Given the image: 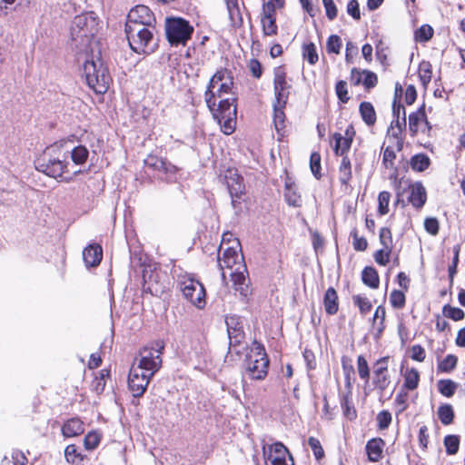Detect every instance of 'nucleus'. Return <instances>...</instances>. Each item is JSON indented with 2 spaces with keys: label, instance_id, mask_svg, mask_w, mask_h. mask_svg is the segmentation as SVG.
Returning a JSON list of instances; mask_svg holds the SVG:
<instances>
[{
  "label": "nucleus",
  "instance_id": "f257e3e1",
  "mask_svg": "<svg viewBox=\"0 0 465 465\" xmlns=\"http://www.w3.org/2000/svg\"><path fill=\"white\" fill-rule=\"evenodd\" d=\"M62 143H54L47 147L44 153L35 162L38 171L53 178L64 177L65 182H70L74 175L81 173L80 170L69 171V163L65 162L67 153L62 152Z\"/></svg>",
  "mask_w": 465,
  "mask_h": 465
},
{
  "label": "nucleus",
  "instance_id": "f03ea898",
  "mask_svg": "<svg viewBox=\"0 0 465 465\" xmlns=\"http://www.w3.org/2000/svg\"><path fill=\"white\" fill-rule=\"evenodd\" d=\"M98 21L94 13L76 15L71 25L72 45L79 53H87L91 42L97 33Z\"/></svg>",
  "mask_w": 465,
  "mask_h": 465
},
{
  "label": "nucleus",
  "instance_id": "7ed1b4c3",
  "mask_svg": "<svg viewBox=\"0 0 465 465\" xmlns=\"http://www.w3.org/2000/svg\"><path fill=\"white\" fill-rule=\"evenodd\" d=\"M154 26L143 25V22H126L125 34L130 47L137 54H149L153 52L156 44L153 39Z\"/></svg>",
  "mask_w": 465,
  "mask_h": 465
},
{
  "label": "nucleus",
  "instance_id": "20e7f679",
  "mask_svg": "<svg viewBox=\"0 0 465 465\" xmlns=\"http://www.w3.org/2000/svg\"><path fill=\"white\" fill-rule=\"evenodd\" d=\"M83 74L88 86L95 93L104 94L108 90L112 78L107 67L99 57L94 59L92 55L89 58L86 54V59L83 64Z\"/></svg>",
  "mask_w": 465,
  "mask_h": 465
},
{
  "label": "nucleus",
  "instance_id": "39448f33",
  "mask_svg": "<svg viewBox=\"0 0 465 465\" xmlns=\"http://www.w3.org/2000/svg\"><path fill=\"white\" fill-rule=\"evenodd\" d=\"M354 135L355 130L353 126L350 124L345 129L344 134L335 133L332 136L335 142L333 148L334 153L336 155L341 156L339 166V180L343 185H347L351 179V163L347 153L351 146Z\"/></svg>",
  "mask_w": 465,
  "mask_h": 465
},
{
  "label": "nucleus",
  "instance_id": "423d86ee",
  "mask_svg": "<svg viewBox=\"0 0 465 465\" xmlns=\"http://www.w3.org/2000/svg\"><path fill=\"white\" fill-rule=\"evenodd\" d=\"M233 85L232 76L225 69L218 70L210 79L204 93L205 103L210 111L214 110L215 97L221 98L223 94H230Z\"/></svg>",
  "mask_w": 465,
  "mask_h": 465
},
{
  "label": "nucleus",
  "instance_id": "0eeeda50",
  "mask_svg": "<svg viewBox=\"0 0 465 465\" xmlns=\"http://www.w3.org/2000/svg\"><path fill=\"white\" fill-rule=\"evenodd\" d=\"M165 32L171 45H185L192 36L193 27L183 18L172 17L166 19Z\"/></svg>",
  "mask_w": 465,
  "mask_h": 465
},
{
  "label": "nucleus",
  "instance_id": "6e6552de",
  "mask_svg": "<svg viewBox=\"0 0 465 465\" xmlns=\"http://www.w3.org/2000/svg\"><path fill=\"white\" fill-rule=\"evenodd\" d=\"M163 349L164 344L162 341H157L153 347L144 348L140 352L141 359L136 367H140L141 370H143L144 372L153 377L162 366L161 355Z\"/></svg>",
  "mask_w": 465,
  "mask_h": 465
},
{
  "label": "nucleus",
  "instance_id": "1a4fd4ad",
  "mask_svg": "<svg viewBox=\"0 0 465 465\" xmlns=\"http://www.w3.org/2000/svg\"><path fill=\"white\" fill-rule=\"evenodd\" d=\"M178 284L183 296L193 305L203 308L205 304V290L203 285L190 276H180Z\"/></svg>",
  "mask_w": 465,
  "mask_h": 465
},
{
  "label": "nucleus",
  "instance_id": "9d476101",
  "mask_svg": "<svg viewBox=\"0 0 465 465\" xmlns=\"http://www.w3.org/2000/svg\"><path fill=\"white\" fill-rule=\"evenodd\" d=\"M256 356L253 359L251 355L247 361L246 371L252 380H263L268 371L269 360L263 346L256 341L253 343Z\"/></svg>",
  "mask_w": 465,
  "mask_h": 465
},
{
  "label": "nucleus",
  "instance_id": "9b49d317",
  "mask_svg": "<svg viewBox=\"0 0 465 465\" xmlns=\"http://www.w3.org/2000/svg\"><path fill=\"white\" fill-rule=\"evenodd\" d=\"M227 332L229 338V350H233L236 354L241 353V350L244 348L242 341L244 340V331L242 324L236 316L226 318Z\"/></svg>",
  "mask_w": 465,
  "mask_h": 465
},
{
  "label": "nucleus",
  "instance_id": "f8f14e48",
  "mask_svg": "<svg viewBox=\"0 0 465 465\" xmlns=\"http://www.w3.org/2000/svg\"><path fill=\"white\" fill-rule=\"evenodd\" d=\"M263 454L271 465H294L292 456L288 449L281 442H276L268 447H263Z\"/></svg>",
  "mask_w": 465,
  "mask_h": 465
},
{
  "label": "nucleus",
  "instance_id": "ddd939ff",
  "mask_svg": "<svg viewBox=\"0 0 465 465\" xmlns=\"http://www.w3.org/2000/svg\"><path fill=\"white\" fill-rule=\"evenodd\" d=\"M152 376L148 375L140 367L133 366L129 372L128 387L135 398H139L145 392Z\"/></svg>",
  "mask_w": 465,
  "mask_h": 465
},
{
  "label": "nucleus",
  "instance_id": "4468645a",
  "mask_svg": "<svg viewBox=\"0 0 465 465\" xmlns=\"http://www.w3.org/2000/svg\"><path fill=\"white\" fill-rule=\"evenodd\" d=\"M291 84L286 81V73L282 66H278L273 70V89H274V102L280 104H287Z\"/></svg>",
  "mask_w": 465,
  "mask_h": 465
},
{
  "label": "nucleus",
  "instance_id": "2eb2a0df",
  "mask_svg": "<svg viewBox=\"0 0 465 465\" xmlns=\"http://www.w3.org/2000/svg\"><path fill=\"white\" fill-rule=\"evenodd\" d=\"M233 288L240 295L246 299L251 293L250 279L248 278L247 268L244 264H239L231 274Z\"/></svg>",
  "mask_w": 465,
  "mask_h": 465
},
{
  "label": "nucleus",
  "instance_id": "dca6fc26",
  "mask_svg": "<svg viewBox=\"0 0 465 465\" xmlns=\"http://www.w3.org/2000/svg\"><path fill=\"white\" fill-rule=\"evenodd\" d=\"M224 179L232 198V204L236 208L237 199H240L244 192L242 177L236 171L228 170Z\"/></svg>",
  "mask_w": 465,
  "mask_h": 465
},
{
  "label": "nucleus",
  "instance_id": "f3484780",
  "mask_svg": "<svg viewBox=\"0 0 465 465\" xmlns=\"http://www.w3.org/2000/svg\"><path fill=\"white\" fill-rule=\"evenodd\" d=\"M235 244L236 246L227 247L223 251L222 257L218 255V265L221 271H223L224 268L232 269L234 265L239 267V264H243V257L237 252V247L240 246V242L235 241ZM222 276L223 278H225L223 272H222Z\"/></svg>",
  "mask_w": 465,
  "mask_h": 465
},
{
  "label": "nucleus",
  "instance_id": "a211bd4d",
  "mask_svg": "<svg viewBox=\"0 0 465 465\" xmlns=\"http://www.w3.org/2000/svg\"><path fill=\"white\" fill-rule=\"evenodd\" d=\"M143 278V291L150 292L154 296H159L164 292L166 286L160 281V276L157 272L144 270Z\"/></svg>",
  "mask_w": 465,
  "mask_h": 465
},
{
  "label": "nucleus",
  "instance_id": "6ab92c4d",
  "mask_svg": "<svg viewBox=\"0 0 465 465\" xmlns=\"http://www.w3.org/2000/svg\"><path fill=\"white\" fill-rule=\"evenodd\" d=\"M410 195L408 202L416 209H420L427 201V193L425 187L420 182H417L408 185Z\"/></svg>",
  "mask_w": 465,
  "mask_h": 465
},
{
  "label": "nucleus",
  "instance_id": "aec40b11",
  "mask_svg": "<svg viewBox=\"0 0 465 465\" xmlns=\"http://www.w3.org/2000/svg\"><path fill=\"white\" fill-rule=\"evenodd\" d=\"M154 20L155 19L151 10L143 5H136L134 8H133L127 16V22H143V25H152Z\"/></svg>",
  "mask_w": 465,
  "mask_h": 465
},
{
  "label": "nucleus",
  "instance_id": "412c9836",
  "mask_svg": "<svg viewBox=\"0 0 465 465\" xmlns=\"http://www.w3.org/2000/svg\"><path fill=\"white\" fill-rule=\"evenodd\" d=\"M103 258V250L99 244H89L83 251V259L87 267L97 266Z\"/></svg>",
  "mask_w": 465,
  "mask_h": 465
},
{
  "label": "nucleus",
  "instance_id": "4be33fe9",
  "mask_svg": "<svg viewBox=\"0 0 465 465\" xmlns=\"http://www.w3.org/2000/svg\"><path fill=\"white\" fill-rule=\"evenodd\" d=\"M385 442L381 438H373L368 440L365 450L368 459L371 462H377L382 458Z\"/></svg>",
  "mask_w": 465,
  "mask_h": 465
},
{
  "label": "nucleus",
  "instance_id": "5701e85b",
  "mask_svg": "<svg viewBox=\"0 0 465 465\" xmlns=\"http://www.w3.org/2000/svg\"><path fill=\"white\" fill-rule=\"evenodd\" d=\"M426 120L425 104H423L416 112L409 115V129L412 136H415L423 121Z\"/></svg>",
  "mask_w": 465,
  "mask_h": 465
},
{
  "label": "nucleus",
  "instance_id": "b1692460",
  "mask_svg": "<svg viewBox=\"0 0 465 465\" xmlns=\"http://www.w3.org/2000/svg\"><path fill=\"white\" fill-rule=\"evenodd\" d=\"M323 305L325 312L329 315L335 314L339 310L338 294L333 287H330L325 292L323 297Z\"/></svg>",
  "mask_w": 465,
  "mask_h": 465
},
{
  "label": "nucleus",
  "instance_id": "393cba45",
  "mask_svg": "<svg viewBox=\"0 0 465 465\" xmlns=\"http://www.w3.org/2000/svg\"><path fill=\"white\" fill-rule=\"evenodd\" d=\"M84 430V423L77 418L68 420L62 427V433L66 438L78 436Z\"/></svg>",
  "mask_w": 465,
  "mask_h": 465
},
{
  "label": "nucleus",
  "instance_id": "a878e982",
  "mask_svg": "<svg viewBox=\"0 0 465 465\" xmlns=\"http://www.w3.org/2000/svg\"><path fill=\"white\" fill-rule=\"evenodd\" d=\"M359 111L362 121L368 125L372 126L376 123V112L370 102H361L359 106Z\"/></svg>",
  "mask_w": 465,
  "mask_h": 465
},
{
  "label": "nucleus",
  "instance_id": "bb28decb",
  "mask_svg": "<svg viewBox=\"0 0 465 465\" xmlns=\"http://www.w3.org/2000/svg\"><path fill=\"white\" fill-rule=\"evenodd\" d=\"M361 280L363 283L371 289H377L380 284L378 272L371 266H367L361 272Z\"/></svg>",
  "mask_w": 465,
  "mask_h": 465
},
{
  "label": "nucleus",
  "instance_id": "cd10ccee",
  "mask_svg": "<svg viewBox=\"0 0 465 465\" xmlns=\"http://www.w3.org/2000/svg\"><path fill=\"white\" fill-rule=\"evenodd\" d=\"M284 197L291 206L299 207L302 205L301 195L297 193L296 186L292 183H285Z\"/></svg>",
  "mask_w": 465,
  "mask_h": 465
},
{
  "label": "nucleus",
  "instance_id": "c85d7f7f",
  "mask_svg": "<svg viewBox=\"0 0 465 465\" xmlns=\"http://www.w3.org/2000/svg\"><path fill=\"white\" fill-rule=\"evenodd\" d=\"M404 384L403 386L409 390H415L420 382V373L415 368L407 369L403 374Z\"/></svg>",
  "mask_w": 465,
  "mask_h": 465
},
{
  "label": "nucleus",
  "instance_id": "c756f323",
  "mask_svg": "<svg viewBox=\"0 0 465 465\" xmlns=\"http://www.w3.org/2000/svg\"><path fill=\"white\" fill-rule=\"evenodd\" d=\"M211 112L213 113V117L227 115L228 113H232V115H236V106L232 104L230 99H222L218 107H214V110Z\"/></svg>",
  "mask_w": 465,
  "mask_h": 465
},
{
  "label": "nucleus",
  "instance_id": "7c9ffc66",
  "mask_svg": "<svg viewBox=\"0 0 465 465\" xmlns=\"http://www.w3.org/2000/svg\"><path fill=\"white\" fill-rule=\"evenodd\" d=\"M430 164V159L425 153H418L411 158V167L413 171L423 172Z\"/></svg>",
  "mask_w": 465,
  "mask_h": 465
},
{
  "label": "nucleus",
  "instance_id": "2f4dec72",
  "mask_svg": "<svg viewBox=\"0 0 465 465\" xmlns=\"http://www.w3.org/2000/svg\"><path fill=\"white\" fill-rule=\"evenodd\" d=\"M406 127V125L402 124V120L401 121L398 118H394V120L391 122L390 128L388 129V134H391L394 138H397V150L401 151L403 143L401 139L400 138V135L401 134L403 129Z\"/></svg>",
  "mask_w": 465,
  "mask_h": 465
},
{
  "label": "nucleus",
  "instance_id": "473e14b6",
  "mask_svg": "<svg viewBox=\"0 0 465 465\" xmlns=\"http://www.w3.org/2000/svg\"><path fill=\"white\" fill-rule=\"evenodd\" d=\"M214 118L218 121L222 131L225 134H231L234 131L236 115H232V113H228L227 115Z\"/></svg>",
  "mask_w": 465,
  "mask_h": 465
},
{
  "label": "nucleus",
  "instance_id": "72a5a7b5",
  "mask_svg": "<svg viewBox=\"0 0 465 465\" xmlns=\"http://www.w3.org/2000/svg\"><path fill=\"white\" fill-rule=\"evenodd\" d=\"M285 105L286 104H280V102L273 103V123L278 131L284 126L285 114L283 109Z\"/></svg>",
  "mask_w": 465,
  "mask_h": 465
},
{
  "label": "nucleus",
  "instance_id": "f704fd0d",
  "mask_svg": "<svg viewBox=\"0 0 465 465\" xmlns=\"http://www.w3.org/2000/svg\"><path fill=\"white\" fill-rule=\"evenodd\" d=\"M438 417L440 422L444 425H449L453 422L454 411L450 404H442L438 409Z\"/></svg>",
  "mask_w": 465,
  "mask_h": 465
},
{
  "label": "nucleus",
  "instance_id": "c9c22d12",
  "mask_svg": "<svg viewBox=\"0 0 465 465\" xmlns=\"http://www.w3.org/2000/svg\"><path fill=\"white\" fill-rule=\"evenodd\" d=\"M89 155V151L84 145L75 146L71 151V159L74 164H84Z\"/></svg>",
  "mask_w": 465,
  "mask_h": 465
},
{
  "label": "nucleus",
  "instance_id": "e433bc0d",
  "mask_svg": "<svg viewBox=\"0 0 465 465\" xmlns=\"http://www.w3.org/2000/svg\"><path fill=\"white\" fill-rule=\"evenodd\" d=\"M458 363V357L453 354H448L441 361L438 363V371L449 373L452 371Z\"/></svg>",
  "mask_w": 465,
  "mask_h": 465
},
{
  "label": "nucleus",
  "instance_id": "4c0bfd02",
  "mask_svg": "<svg viewBox=\"0 0 465 465\" xmlns=\"http://www.w3.org/2000/svg\"><path fill=\"white\" fill-rule=\"evenodd\" d=\"M434 30L429 25H422L414 32V39L419 43H425L431 39Z\"/></svg>",
  "mask_w": 465,
  "mask_h": 465
},
{
  "label": "nucleus",
  "instance_id": "58836bf2",
  "mask_svg": "<svg viewBox=\"0 0 465 465\" xmlns=\"http://www.w3.org/2000/svg\"><path fill=\"white\" fill-rule=\"evenodd\" d=\"M439 391L445 397H452L457 389V383L451 380H440L437 384Z\"/></svg>",
  "mask_w": 465,
  "mask_h": 465
},
{
  "label": "nucleus",
  "instance_id": "ea45409f",
  "mask_svg": "<svg viewBox=\"0 0 465 465\" xmlns=\"http://www.w3.org/2000/svg\"><path fill=\"white\" fill-rule=\"evenodd\" d=\"M262 29L264 36H273L278 33L276 17L261 18Z\"/></svg>",
  "mask_w": 465,
  "mask_h": 465
},
{
  "label": "nucleus",
  "instance_id": "a19ab883",
  "mask_svg": "<svg viewBox=\"0 0 465 465\" xmlns=\"http://www.w3.org/2000/svg\"><path fill=\"white\" fill-rule=\"evenodd\" d=\"M352 301L354 305L359 308L361 314L363 316L369 313L372 308L371 301L365 296H361L360 294L353 295Z\"/></svg>",
  "mask_w": 465,
  "mask_h": 465
},
{
  "label": "nucleus",
  "instance_id": "79ce46f5",
  "mask_svg": "<svg viewBox=\"0 0 465 465\" xmlns=\"http://www.w3.org/2000/svg\"><path fill=\"white\" fill-rule=\"evenodd\" d=\"M386 316V310L382 305H379L374 312L372 317V324L373 326H377V331L379 333H381L385 328L384 321Z\"/></svg>",
  "mask_w": 465,
  "mask_h": 465
},
{
  "label": "nucleus",
  "instance_id": "37998d69",
  "mask_svg": "<svg viewBox=\"0 0 465 465\" xmlns=\"http://www.w3.org/2000/svg\"><path fill=\"white\" fill-rule=\"evenodd\" d=\"M351 394H348V392L344 393L341 397V405L343 410L344 416L350 420H352L356 417V411L351 404Z\"/></svg>",
  "mask_w": 465,
  "mask_h": 465
},
{
  "label": "nucleus",
  "instance_id": "c03bdc74",
  "mask_svg": "<svg viewBox=\"0 0 465 465\" xmlns=\"http://www.w3.org/2000/svg\"><path fill=\"white\" fill-rule=\"evenodd\" d=\"M432 70L430 62L423 61L419 66V76L424 86H426L431 80Z\"/></svg>",
  "mask_w": 465,
  "mask_h": 465
},
{
  "label": "nucleus",
  "instance_id": "a18cd8bd",
  "mask_svg": "<svg viewBox=\"0 0 465 465\" xmlns=\"http://www.w3.org/2000/svg\"><path fill=\"white\" fill-rule=\"evenodd\" d=\"M302 55L310 64H315L319 60L316 46L313 43L302 46Z\"/></svg>",
  "mask_w": 465,
  "mask_h": 465
},
{
  "label": "nucleus",
  "instance_id": "49530a36",
  "mask_svg": "<svg viewBox=\"0 0 465 465\" xmlns=\"http://www.w3.org/2000/svg\"><path fill=\"white\" fill-rule=\"evenodd\" d=\"M442 313L446 318H450L456 322L462 320L465 316V313L461 309L458 307H452L449 304L443 306Z\"/></svg>",
  "mask_w": 465,
  "mask_h": 465
},
{
  "label": "nucleus",
  "instance_id": "de8ad7c7",
  "mask_svg": "<svg viewBox=\"0 0 465 465\" xmlns=\"http://www.w3.org/2000/svg\"><path fill=\"white\" fill-rule=\"evenodd\" d=\"M444 446L449 455H454L459 450L460 439L457 435H448L444 438Z\"/></svg>",
  "mask_w": 465,
  "mask_h": 465
},
{
  "label": "nucleus",
  "instance_id": "09e8293b",
  "mask_svg": "<svg viewBox=\"0 0 465 465\" xmlns=\"http://www.w3.org/2000/svg\"><path fill=\"white\" fill-rule=\"evenodd\" d=\"M390 302L395 309H401L405 306L406 297L403 292L393 290L390 295Z\"/></svg>",
  "mask_w": 465,
  "mask_h": 465
},
{
  "label": "nucleus",
  "instance_id": "8fccbe9b",
  "mask_svg": "<svg viewBox=\"0 0 465 465\" xmlns=\"http://www.w3.org/2000/svg\"><path fill=\"white\" fill-rule=\"evenodd\" d=\"M227 8L230 15V19L233 26H241L242 19L236 3L231 4L227 2Z\"/></svg>",
  "mask_w": 465,
  "mask_h": 465
},
{
  "label": "nucleus",
  "instance_id": "3c124183",
  "mask_svg": "<svg viewBox=\"0 0 465 465\" xmlns=\"http://www.w3.org/2000/svg\"><path fill=\"white\" fill-rule=\"evenodd\" d=\"M383 150L382 164L386 169L394 168V160L396 159V153L391 146L381 148Z\"/></svg>",
  "mask_w": 465,
  "mask_h": 465
},
{
  "label": "nucleus",
  "instance_id": "603ef678",
  "mask_svg": "<svg viewBox=\"0 0 465 465\" xmlns=\"http://www.w3.org/2000/svg\"><path fill=\"white\" fill-rule=\"evenodd\" d=\"M380 242L382 245V248L392 250L393 244H392V234L389 228L382 227L380 230Z\"/></svg>",
  "mask_w": 465,
  "mask_h": 465
},
{
  "label": "nucleus",
  "instance_id": "864d4df0",
  "mask_svg": "<svg viewBox=\"0 0 465 465\" xmlns=\"http://www.w3.org/2000/svg\"><path fill=\"white\" fill-rule=\"evenodd\" d=\"M391 194L387 191H382L379 193L378 196V212L381 215H385L389 212V203H390Z\"/></svg>",
  "mask_w": 465,
  "mask_h": 465
},
{
  "label": "nucleus",
  "instance_id": "5fc2aeb1",
  "mask_svg": "<svg viewBox=\"0 0 465 465\" xmlns=\"http://www.w3.org/2000/svg\"><path fill=\"white\" fill-rule=\"evenodd\" d=\"M357 369L360 378L368 381L370 369L366 359L362 355H359L357 358Z\"/></svg>",
  "mask_w": 465,
  "mask_h": 465
},
{
  "label": "nucleus",
  "instance_id": "6e6d98bb",
  "mask_svg": "<svg viewBox=\"0 0 465 465\" xmlns=\"http://www.w3.org/2000/svg\"><path fill=\"white\" fill-rule=\"evenodd\" d=\"M391 380L388 373L382 374H373V384L375 387L381 391V392L384 391L390 385Z\"/></svg>",
  "mask_w": 465,
  "mask_h": 465
},
{
  "label": "nucleus",
  "instance_id": "4d7b16f0",
  "mask_svg": "<svg viewBox=\"0 0 465 465\" xmlns=\"http://www.w3.org/2000/svg\"><path fill=\"white\" fill-rule=\"evenodd\" d=\"M310 167L315 178L320 179L321 174V155L319 153H312L310 157Z\"/></svg>",
  "mask_w": 465,
  "mask_h": 465
},
{
  "label": "nucleus",
  "instance_id": "13d9d810",
  "mask_svg": "<svg viewBox=\"0 0 465 465\" xmlns=\"http://www.w3.org/2000/svg\"><path fill=\"white\" fill-rule=\"evenodd\" d=\"M64 457L65 460L72 464L77 462V460H82L83 458L81 454L77 451V448L75 445L71 444L68 445L64 450Z\"/></svg>",
  "mask_w": 465,
  "mask_h": 465
},
{
  "label": "nucleus",
  "instance_id": "bf43d9fd",
  "mask_svg": "<svg viewBox=\"0 0 465 465\" xmlns=\"http://www.w3.org/2000/svg\"><path fill=\"white\" fill-rule=\"evenodd\" d=\"M328 53L339 54L341 48V39L336 35H331L326 44Z\"/></svg>",
  "mask_w": 465,
  "mask_h": 465
},
{
  "label": "nucleus",
  "instance_id": "052dcab7",
  "mask_svg": "<svg viewBox=\"0 0 465 465\" xmlns=\"http://www.w3.org/2000/svg\"><path fill=\"white\" fill-rule=\"evenodd\" d=\"M351 237L353 239L352 245L356 251L363 252L367 249V240L364 237H360L355 229L351 232Z\"/></svg>",
  "mask_w": 465,
  "mask_h": 465
},
{
  "label": "nucleus",
  "instance_id": "680f3d73",
  "mask_svg": "<svg viewBox=\"0 0 465 465\" xmlns=\"http://www.w3.org/2000/svg\"><path fill=\"white\" fill-rule=\"evenodd\" d=\"M391 251L392 250H388V249H384V248L376 251L373 254V258H374L375 262L378 264L382 265V266L387 265V263L390 261V256H391Z\"/></svg>",
  "mask_w": 465,
  "mask_h": 465
},
{
  "label": "nucleus",
  "instance_id": "e2e57ef3",
  "mask_svg": "<svg viewBox=\"0 0 465 465\" xmlns=\"http://www.w3.org/2000/svg\"><path fill=\"white\" fill-rule=\"evenodd\" d=\"M335 92L339 100L342 103H347L350 99L348 96L347 83L345 81H338L335 86Z\"/></svg>",
  "mask_w": 465,
  "mask_h": 465
},
{
  "label": "nucleus",
  "instance_id": "0e129e2a",
  "mask_svg": "<svg viewBox=\"0 0 465 465\" xmlns=\"http://www.w3.org/2000/svg\"><path fill=\"white\" fill-rule=\"evenodd\" d=\"M308 444L313 451V454L317 460L322 459L324 456L323 449L321 445V442L318 439L314 437H310L308 440Z\"/></svg>",
  "mask_w": 465,
  "mask_h": 465
},
{
  "label": "nucleus",
  "instance_id": "69168bd1",
  "mask_svg": "<svg viewBox=\"0 0 465 465\" xmlns=\"http://www.w3.org/2000/svg\"><path fill=\"white\" fill-rule=\"evenodd\" d=\"M377 421L380 430L387 429L391 422V414L388 411H381L377 415Z\"/></svg>",
  "mask_w": 465,
  "mask_h": 465
},
{
  "label": "nucleus",
  "instance_id": "338daca9",
  "mask_svg": "<svg viewBox=\"0 0 465 465\" xmlns=\"http://www.w3.org/2000/svg\"><path fill=\"white\" fill-rule=\"evenodd\" d=\"M325 8L326 16L329 20L332 21L337 17L338 9L333 0H322Z\"/></svg>",
  "mask_w": 465,
  "mask_h": 465
},
{
  "label": "nucleus",
  "instance_id": "774afa93",
  "mask_svg": "<svg viewBox=\"0 0 465 465\" xmlns=\"http://www.w3.org/2000/svg\"><path fill=\"white\" fill-rule=\"evenodd\" d=\"M424 228L430 234L437 235L440 228L438 220L434 217L426 218L424 221Z\"/></svg>",
  "mask_w": 465,
  "mask_h": 465
}]
</instances>
